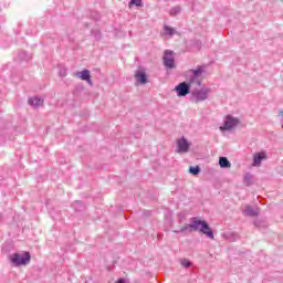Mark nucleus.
<instances>
[{"instance_id":"1","label":"nucleus","mask_w":283,"mask_h":283,"mask_svg":"<svg viewBox=\"0 0 283 283\" xmlns=\"http://www.w3.org/2000/svg\"><path fill=\"white\" fill-rule=\"evenodd\" d=\"M187 231H189V233L199 231V233H202V235H206L209 240H213L216 238V233L213 232V229H211V226H209V222L198 217L190 218V223H187L179 230H172V233H187Z\"/></svg>"},{"instance_id":"2","label":"nucleus","mask_w":283,"mask_h":283,"mask_svg":"<svg viewBox=\"0 0 283 283\" xmlns=\"http://www.w3.org/2000/svg\"><path fill=\"white\" fill-rule=\"evenodd\" d=\"M9 260L13 266H28V263L32 260V254L28 251L23 253L14 252L9 256Z\"/></svg>"},{"instance_id":"3","label":"nucleus","mask_w":283,"mask_h":283,"mask_svg":"<svg viewBox=\"0 0 283 283\" xmlns=\"http://www.w3.org/2000/svg\"><path fill=\"white\" fill-rule=\"evenodd\" d=\"M210 93H211V88L209 87L195 90L191 92L190 101L191 103H202V101H207L209 98Z\"/></svg>"},{"instance_id":"4","label":"nucleus","mask_w":283,"mask_h":283,"mask_svg":"<svg viewBox=\"0 0 283 283\" xmlns=\"http://www.w3.org/2000/svg\"><path fill=\"white\" fill-rule=\"evenodd\" d=\"M240 125V118L233 117V115H226L223 125L219 127L220 132H232Z\"/></svg>"},{"instance_id":"5","label":"nucleus","mask_w":283,"mask_h":283,"mask_svg":"<svg viewBox=\"0 0 283 283\" xmlns=\"http://www.w3.org/2000/svg\"><path fill=\"white\" fill-rule=\"evenodd\" d=\"M163 63L166 70H176V57L174 56V51H164Z\"/></svg>"},{"instance_id":"6","label":"nucleus","mask_w":283,"mask_h":283,"mask_svg":"<svg viewBox=\"0 0 283 283\" xmlns=\"http://www.w3.org/2000/svg\"><path fill=\"white\" fill-rule=\"evenodd\" d=\"M191 85H193L191 82H181L175 87V92H177V96L179 98H182L187 96L188 94H191Z\"/></svg>"},{"instance_id":"7","label":"nucleus","mask_w":283,"mask_h":283,"mask_svg":"<svg viewBox=\"0 0 283 283\" xmlns=\"http://www.w3.org/2000/svg\"><path fill=\"white\" fill-rule=\"evenodd\" d=\"M135 78H136L137 85H147V83H149V77L147 76V71H145V69H143V67H139L135 72Z\"/></svg>"},{"instance_id":"8","label":"nucleus","mask_w":283,"mask_h":283,"mask_svg":"<svg viewBox=\"0 0 283 283\" xmlns=\"http://www.w3.org/2000/svg\"><path fill=\"white\" fill-rule=\"evenodd\" d=\"M189 149H191V143H189V140L187 138H185V136H182L181 138H179L177 140V153L178 154H187V151H189Z\"/></svg>"},{"instance_id":"9","label":"nucleus","mask_w":283,"mask_h":283,"mask_svg":"<svg viewBox=\"0 0 283 283\" xmlns=\"http://www.w3.org/2000/svg\"><path fill=\"white\" fill-rule=\"evenodd\" d=\"M191 75L189 76L188 81L190 83H196L197 78H200V76H202V74H205V66L202 65H198L197 69L190 70Z\"/></svg>"},{"instance_id":"10","label":"nucleus","mask_w":283,"mask_h":283,"mask_svg":"<svg viewBox=\"0 0 283 283\" xmlns=\"http://www.w3.org/2000/svg\"><path fill=\"white\" fill-rule=\"evenodd\" d=\"M76 77L81 78V81H86V83H88L91 87L94 85V83L92 82V73H90V70L87 69H84L81 72H77Z\"/></svg>"},{"instance_id":"11","label":"nucleus","mask_w":283,"mask_h":283,"mask_svg":"<svg viewBox=\"0 0 283 283\" xmlns=\"http://www.w3.org/2000/svg\"><path fill=\"white\" fill-rule=\"evenodd\" d=\"M262 160H266V153L254 154L252 161L253 167H260V165H262Z\"/></svg>"},{"instance_id":"12","label":"nucleus","mask_w":283,"mask_h":283,"mask_svg":"<svg viewBox=\"0 0 283 283\" xmlns=\"http://www.w3.org/2000/svg\"><path fill=\"white\" fill-rule=\"evenodd\" d=\"M28 103L31 107H34L35 109L41 107L43 105V99L41 97H29Z\"/></svg>"},{"instance_id":"13","label":"nucleus","mask_w":283,"mask_h":283,"mask_svg":"<svg viewBox=\"0 0 283 283\" xmlns=\"http://www.w3.org/2000/svg\"><path fill=\"white\" fill-rule=\"evenodd\" d=\"M72 209L77 213H83L85 211V203L82 200H76L72 203Z\"/></svg>"},{"instance_id":"14","label":"nucleus","mask_w":283,"mask_h":283,"mask_svg":"<svg viewBox=\"0 0 283 283\" xmlns=\"http://www.w3.org/2000/svg\"><path fill=\"white\" fill-rule=\"evenodd\" d=\"M245 216H249L250 218H258V216H260V211L253 209L251 206H247Z\"/></svg>"},{"instance_id":"15","label":"nucleus","mask_w":283,"mask_h":283,"mask_svg":"<svg viewBox=\"0 0 283 283\" xmlns=\"http://www.w3.org/2000/svg\"><path fill=\"white\" fill-rule=\"evenodd\" d=\"M219 166L221 167V169H230L231 161H229V158H227V157H220Z\"/></svg>"},{"instance_id":"16","label":"nucleus","mask_w":283,"mask_h":283,"mask_svg":"<svg viewBox=\"0 0 283 283\" xmlns=\"http://www.w3.org/2000/svg\"><path fill=\"white\" fill-rule=\"evenodd\" d=\"M243 185L245 187H251V185H253V175L251 172H247L243 176Z\"/></svg>"},{"instance_id":"17","label":"nucleus","mask_w":283,"mask_h":283,"mask_svg":"<svg viewBox=\"0 0 283 283\" xmlns=\"http://www.w3.org/2000/svg\"><path fill=\"white\" fill-rule=\"evenodd\" d=\"M18 59L20 61H30V59H32V56L30 55V53H28V51H22L18 54Z\"/></svg>"},{"instance_id":"18","label":"nucleus","mask_w":283,"mask_h":283,"mask_svg":"<svg viewBox=\"0 0 283 283\" xmlns=\"http://www.w3.org/2000/svg\"><path fill=\"white\" fill-rule=\"evenodd\" d=\"M91 34L94 36L95 40L101 41L103 39V33L98 29H92Z\"/></svg>"},{"instance_id":"19","label":"nucleus","mask_w":283,"mask_h":283,"mask_svg":"<svg viewBox=\"0 0 283 283\" xmlns=\"http://www.w3.org/2000/svg\"><path fill=\"white\" fill-rule=\"evenodd\" d=\"M180 12H182V8H180V6H176V7H172L170 9V17H178V14H180Z\"/></svg>"},{"instance_id":"20","label":"nucleus","mask_w":283,"mask_h":283,"mask_svg":"<svg viewBox=\"0 0 283 283\" xmlns=\"http://www.w3.org/2000/svg\"><path fill=\"white\" fill-rule=\"evenodd\" d=\"M200 171H202V168H200V166H190L189 167V174H191V176H198L200 174Z\"/></svg>"},{"instance_id":"21","label":"nucleus","mask_w":283,"mask_h":283,"mask_svg":"<svg viewBox=\"0 0 283 283\" xmlns=\"http://www.w3.org/2000/svg\"><path fill=\"white\" fill-rule=\"evenodd\" d=\"M134 6L136 8H143V6H144L143 0H130L128 2V8H134Z\"/></svg>"},{"instance_id":"22","label":"nucleus","mask_w":283,"mask_h":283,"mask_svg":"<svg viewBox=\"0 0 283 283\" xmlns=\"http://www.w3.org/2000/svg\"><path fill=\"white\" fill-rule=\"evenodd\" d=\"M164 30L168 36H174V34H176V29L167 24L164 25Z\"/></svg>"},{"instance_id":"23","label":"nucleus","mask_w":283,"mask_h":283,"mask_svg":"<svg viewBox=\"0 0 283 283\" xmlns=\"http://www.w3.org/2000/svg\"><path fill=\"white\" fill-rule=\"evenodd\" d=\"M191 265L192 263L188 259L181 260V266H184V269H191Z\"/></svg>"},{"instance_id":"24","label":"nucleus","mask_w":283,"mask_h":283,"mask_svg":"<svg viewBox=\"0 0 283 283\" xmlns=\"http://www.w3.org/2000/svg\"><path fill=\"white\" fill-rule=\"evenodd\" d=\"M27 34L29 36H34V34H36V28L28 29Z\"/></svg>"},{"instance_id":"25","label":"nucleus","mask_w":283,"mask_h":283,"mask_svg":"<svg viewBox=\"0 0 283 283\" xmlns=\"http://www.w3.org/2000/svg\"><path fill=\"white\" fill-rule=\"evenodd\" d=\"M60 76H62V78H65V76H67V69L60 70Z\"/></svg>"},{"instance_id":"26","label":"nucleus","mask_w":283,"mask_h":283,"mask_svg":"<svg viewBox=\"0 0 283 283\" xmlns=\"http://www.w3.org/2000/svg\"><path fill=\"white\" fill-rule=\"evenodd\" d=\"M92 18L94 19V21H101V14L99 13H93Z\"/></svg>"},{"instance_id":"27","label":"nucleus","mask_w":283,"mask_h":283,"mask_svg":"<svg viewBox=\"0 0 283 283\" xmlns=\"http://www.w3.org/2000/svg\"><path fill=\"white\" fill-rule=\"evenodd\" d=\"M144 216H145L146 218H149V216H151V211H150V210H145V211H144Z\"/></svg>"},{"instance_id":"28","label":"nucleus","mask_w":283,"mask_h":283,"mask_svg":"<svg viewBox=\"0 0 283 283\" xmlns=\"http://www.w3.org/2000/svg\"><path fill=\"white\" fill-rule=\"evenodd\" d=\"M195 83H196V85H198V87H202V81H200V80H196L195 81Z\"/></svg>"},{"instance_id":"29","label":"nucleus","mask_w":283,"mask_h":283,"mask_svg":"<svg viewBox=\"0 0 283 283\" xmlns=\"http://www.w3.org/2000/svg\"><path fill=\"white\" fill-rule=\"evenodd\" d=\"M195 45H196L197 48H201L202 42H201V41H199V40H197V41H195Z\"/></svg>"},{"instance_id":"30","label":"nucleus","mask_w":283,"mask_h":283,"mask_svg":"<svg viewBox=\"0 0 283 283\" xmlns=\"http://www.w3.org/2000/svg\"><path fill=\"white\" fill-rule=\"evenodd\" d=\"M3 182H6V180H3V179H0V185H3Z\"/></svg>"},{"instance_id":"31","label":"nucleus","mask_w":283,"mask_h":283,"mask_svg":"<svg viewBox=\"0 0 283 283\" xmlns=\"http://www.w3.org/2000/svg\"><path fill=\"white\" fill-rule=\"evenodd\" d=\"M1 220H3V214L0 213V222H1Z\"/></svg>"},{"instance_id":"32","label":"nucleus","mask_w":283,"mask_h":283,"mask_svg":"<svg viewBox=\"0 0 283 283\" xmlns=\"http://www.w3.org/2000/svg\"><path fill=\"white\" fill-rule=\"evenodd\" d=\"M170 224H174V221H172V220H170Z\"/></svg>"}]
</instances>
